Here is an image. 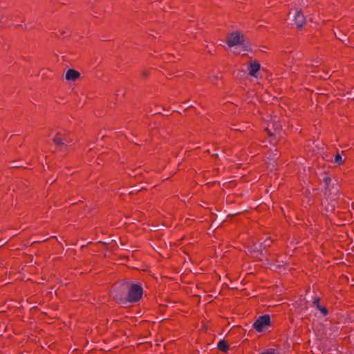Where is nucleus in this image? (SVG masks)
I'll return each mask as SVG.
<instances>
[{
  "instance_id": "1",
  "label": "nucleus",
  "mask_w": 354,
  "mask_h": 354,
  "mask_svg": "<svg viewBox=\"0 0 354 354\" xmlns=\"http://www.w3.org/2000/svg\"><path fill=\"white\" fill-rule=\"evenodd\" d=\"M229 47L234 48L233 52L234 53H240L241 51L250 50V43L245 40L243 35L239 32H233L227 41Z\"/></svg>"
},
{
  "instance_id": "2",
  "label": "nucleus",
  "mask_w": 354,
  "mask_h": 354,
  "mask_svg": "<svg viewBox=\"0 0 354 354\" xmlns=\"http://www.w3.org/2000/svg\"><path fill=\"white\" fill-rule=\"evenodd\" d=\"M122 288L128 291L127 301L130 303L138 301L142 295V288L140 283H133L129 281H124L122 283Z\"/></svg>"
},
{
  "instance_id": "3",
  "label": "nucleus",
  "mask_w": 354,
  "mask_h": 354,
  "mask_svg": "<svg viewBox=\"0 0 354 354\" xmlns=\"http://www.w3.org/2000/svg\"><path fill=\"white\" fill-rule=\"evenodd\" d=\"M270 325V318L269 315L260 316L253 324L254 328L258 332H261L263 328Z\"/></svg>"
},
{
  "instance_id": "4",
  "label": "nucleus",
  "mask_w": 354,
  "mask_h": 354,
  "mask_svg": "<svg viewBox=\"0 0 354 354\" xmlns=\"http://www.w3.org/2000/svg\"><path fill=\"white\" fill-rule=\"evenodd\" d=\"M294 21L297 28H301L306 22V17L301 10H297L294 16Z\"/></svg>"
},
{
  "instance_id": "5",
  "label": "nucleus",
  "mask_w": 354,
  "mask_h": 354,
  "mask_svg": "<svg viewBox=\"0 0 354 354\" xmlns=\"http://www.w3.org/2000/svg\"><path fill=\"white\" fill-rule=\"evenodd\" d=\"M80 76V73L72 68L68 69L65 75V78L67 81H75Z\"/></svg>"
},
{
  "instance_id": "6",
  "label": "nucleus",
  "mask_w": 354,
  "mask_h": 354,
  "mask_svg": "<svg viewBox=\"0 0 354 354\" xmlns=\"http://www.w3.org/2000/svg\"><path fill=\"white\" fill-rule=\"evenodd\" d=\"M53 142L57 146H62L64 145V142H69L70 140L67 139L66 137L62 138V134L60 133H57L55 137L53 138Z\"/></svg>"
},
{
  "instance_id": "7",
  "label": "nucleus",
  "mask_w": 354,
  "mask_h": 354,
  "mask_svg": "<svg viewBox=\"0 0 354 354\" xmlns=\"http://www.w3.org/2000/svg\"><path fill=\"white\" fill-rule=\"evenodd\" d=\"M260 67H261V66L258 62H252L250 64V68H249L250 74L254 77H257V73L259 71V70L260 69Z\"/></svg>"
},
{
  "instance_id": "8",
  "label": "nucleus",
  "mask_w": 354,
  "mask_h": 354,
  "mask_svg": "<svg viewBox=\"0 0 354 354\" xmlns=\"http://www.w3.org/2000/svg\"><path fill=\"white\" fill-rule=\"evenodd\" d=\"M314 304L317 306V308L322 312L324 315H326L328 314V310L324 306H322L319 305V299H315L313 301Z\"/></svg>"
},
{
  "instance_id": "9",
  "label": "nucleus",
  "mask_w": 354,
  "mask_h": 354,
  "mask_svg": "<svg viewBox=\"0 0 354 354\" xmlns=\"http://www.w3.org/2000/svg\"><path fill=\"white\" fill-rule=\"evenodd\" d=\"M334 162L336 163L337 165H341L344 164V160L342 159V157L341 156V155L339 153H337L335 155V159H334Z\"/></svg>"
},
{
  "instance_id": "10",
  "label": "nucleus",
  "mask_w": 354,
  "mask_h": 354,
  "mask_svg": "<svg viewBox=\"0 0 354 354\" xmlns=\"http://www.w3.org/2000/svg\"><path fill=\"white\" fill-rule=\"evenodd\" d=\"M230 349V345L227 343V341L223 339V353H226Z\"/></svg>"
},
{
  "instance_id": "11",
  "label": "nucleus",
  "mask_w": 354,
  "mask_h": 354,
  "mask_svg": "<svg viewBox=\"0 0 354 354\" xmlns=\"http://www.w3.org/2000/svg\"><path fill=\"white\" fill-rule=\"evenodd\" d=\"M266 131L268 132V134L271 138H275L277 136V133H279V131L275 130L274 133H272L268 128H266Z\"/></svg>"
},
{
  "instance_id": "12",
  "label": "nucleus",
  "mask_w": 354,
  "mask_h": 354,
  "mask_svg": "<svg viewBox=\"0 0 354 354\" xmlns=\"http://www.w3.org/2000/svg\"><path fill=\"white\" fill-rule=\"evenodd\" d=\"M114 298L116 300H118L119 301H121V302L124 301V298L123 297L122 295H120L118 292H116L115 295H114Z\"/></svg>"
},
{
  "instance_id": "13",
  "label": "nucleus",
  "mask_w": 354,
  "mask_h": 354,
  "mask_svg": "<svg viewBox=\"0 0 354 354\" xmlns=\"http://www.w3.org/2000/svg\"><path fill=\"white\" fill-rule=\"evenodd\" d=\"M217 347L219 350H221V339L217 342Z\"/></svg>"
},
{
  "instance_id": "14",
  "label": "nucleus",
  "mask_w": 354,
  "mask_h": 354,
  "mask_svg": "<svg viewBox=\"0 0 354 354\" xmlns=\"http://www.w3.org/2000/svg\"><path fill=\"white\" fill-rule=\"evenodd\" d=\"M344 35L343 34H341V35H337V37L339 40H341V41H344Z\"/></svg>"
},
{
  "instance_id": "15",
  "label": "nucleus",
  "mask_w": 354,
  "mask_h": 354,
  "mask_svg": "<svg viewBox=\"0 0 354 354\" xmlns=\"http://www.w3.org/2000/svg\"><path fill=\"white\" fill-rule=\"evenodd\" d=\"M270 242H271L270 240H266L265 242H264L265 246H269Z\"/></svg>"
},
{
  "instance_id": "16",
  "label": "nucleus",
  "mask_w": 354,
  "mask_h": 354,
  "mask_svg": "<svg viewBox=\"0 0 354 354\" xmlns=\"http://www.w3.org/2000/svg\"><path fill=\"white\" fill-rule=\"evenodd\" d=\"M270 142L274 143V144H277V140H274V139H272V140H270Z\"/></svg>"
},
{
  "instance_id": "17",
  "label": "nucleus",
  "mask_w": 354,
  "mask_h": 354,
  "mask_svg": "<svg viewBox=\"0 0 354 354\" xmlns=\"http://www.w3.org/2000/svg\"><path fill=\"white\" fill-rule=\"evenodd\" d=\"M224 285H225V286H226L228 288H230V287H229L228 284H227L226 283H223V286Z\"/></svg>"
},
{
  "instance_id": "18",
  "label": "nucleus",
  "mask_w": 354,
  "mask_h": 354,
  "mask_svg": "<svg viewBox=\"0 0 354 354\" xmlns=\"http://www.w3.org/2000/svg\"><path fill=\"white\" fill-rule=\"evenodd\" d=\"M234 348H236V346H234L231 348V350L232 351Z\"/></svg>"
}]
</instances>
